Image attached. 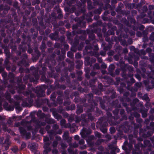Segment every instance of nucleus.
<instances>
[{"label":"nucleus","mask_w":154,"mask_h":154,"mask_svg":"<svg viewBox=\"0 0 154 154\" xmlns=\"http://www.w3.org/2000/svg\"><path fill=\"white\" fill-rule=\"evenodd\" d=\"M88 119L91 120H92L93 119V117L91 116V114H89L88 115Z\"/></svg>","instance_id":"39"},{"label":"nucleus","mask_w":154,"mask_h":154,"mask_svg":"<svg viewBox=\"0 0 154 154\" xmlns=\"http://www.w3.org/2000/svg\"><path fill=\"white\" fill-rule=\"evenodd\" d=\"M63 139L65 140H66L68 139H69L68 141V142L70 145V142L71 141V138H69L68 132H66L64 133L63 136Z\"/></svg>","instance_id":"6"},{"label":"nucleus","mask_w":154,"mask_h":154,"mask_svg":"<svg viewBox=\"0 0 154 154\" xmlns=\"http://www.w3.org/2000/svg\"><path fill=\"white\" fill-rule=\"evenodd\" d=\"M58 144L57 142V141H54L53 143V146L54 147H55Z\"/></svg>","instance_id":"35"},{"label":"nucleus","mask_w":154,"mask_h":154,"mask_svg":"<svg viewBox=\"0 0 154 154\" xmlns=\"http://www.w3.org/2000/svg\"><path fill=\"white\" fill-rule=\"evenodd\" d=\"M75 57L77 58H80L81 57V55L79 53H77L75 54Z\"/></svg>","instance_id":"31"},{"label":"nucleus","mask_w":154,"mask_h":154,"mask_svg":"<svg viewBox=\"0 0 154 154\" xmlns=\"http://www.w3.org/2000/svg\"><path fill=\"white\" fill-rule=\"evenodd\" d=\"M8 103H6L3 105L4 107L8 111H13L14 109V107L13 106H9L7 107Z\"/></svg>","instance_id":"9"},{"label":"nucleus","mask_w":154,"mask_h":154,"mask_svg":"<svg viewBox=\"0 0 154 154\" xmlns=\"http://www.w3.org/2000/svg\"><path fill=\"white\" fill-rule=\"evenodd\" d=\"M67 55L68 57L71 58H73V53L71 51H69L67 52Z\"/></svg>","instance_id":"16"},{"label":"nucleus","mask_w":154,"mask_h":154,"mask_svg":"<svg viewBox=\"0 0 154 154\" xmlns=\"http://www.w3.org/2000/svg\"><path fill=\"white\" fill-rule=\"evenodd\" d=\"M18 149V148L17 146H14L12 149V150L14 152H16Z\"/></svg>","instance_id":"22"},{"label":"nucleus","mask_w":154,"mask_h":154,"mask_svg":"<svg viewBox=\"0 0 154 154\" xmlns=\"http://www.w3.org/2000/svg\"><path fill=\"white\" fill-rule=\"evenodd\" d=\"M62 131L61 130H59L57 132H55L54 131H48V134L51 140L53 139L54 136L56 135V134H61Z\"/></svg>","instance_id":"4"},{"label":"nucleus","mask_w":154,"mask_h":154,"mask_svg":"<svg viewBox=\"0 0 154 154\" xmlns=\"http://www.w3.org/2000/svg\"><path fill=\"white\" fill-rule=\"evenodd\" d=\"M147 116V114L146 112L142 113V116L143 117H145Z\"/></svg>","instance_id":"49"},{"label":"nucleus","mask_w":154,"mask_h":154,"mask_svg":"<svg viewBox=\"0 0 154 154\" xmlns=\"http://www.w3.org/2000/svg\"><path fill=\"white\" fill-rule=\"evenodd\" d=\"M15 126L17 127H19V130L21 135L22 136H25L26 139H29L30 137V132L26 133L25 129L26 128V126H24L22 122L21 124L19 123H17L15 125ZM28 130L32 129V128L31 126H28L26 128Z\"/></svg>","instance_id":"1"},{"label":"nucleus","mask_w":154,"mask_h":154,"mask_svg":"<svg viewBox=\"0 0 154 154\" xmlns=\"http://www.w3.org/2000/svg\"><path fill=\"white\" fill-rule=\"evenodd\" d=\"M74 139L75 140H78L79 139V137L78 135H76L74 137Z\"/></svg>","instance_id":"51"},{"label":"nucleus","mask_w":154,"mask_h":154,"mask_svg":"<svg viewBox=\"0 0 154 154\" xmlns=\"http://www.w3.org/2000/svg\"><path fill=\"white\" fill-rule=\"evenodd\" d=\"M9 77L10 78H13L14 79V75L12 73H10L8 75Z\"/></svg>","instance_id":"30"},{"label":"nucleus","mask_w":154,"mask_h":154,"mask_svg":"<svg viewBox=\"0 0 154 154\" xmlns=\"http://www.w3.org/2000/svg\"><path fill=\"white\" fill-rule=\"evenodd\" d=\"M37 116L38 117H45V114L44 113L42 112V111L41 110H38L37 114Z\"/></svg>","instance_id":"10"},{"label":"nucleus","mask_w":154,"mask_h":154,"mask_svg":"<svg viewBox=\"0 0 154 154\" xmlns=\"http://www.w3.org/2000/svg\"><path fill=\"white\" fill-rule=\"evenodd\" d=\"M143 11L144 12H146L147 11V8L146 6H144L143 7Z\"/></svg>","instance_id":"58"},{"label":"nucleus","mask_w":154,"mask_h":154,"mask_svg":"<svg viewBox=\"0 0 154 154\" xmlns=\"http://www.w3.org/2000/svg\"><path fill=\"white\" fill-rule=\"evenodd\" d=\"M89 38H91L92 40H94L95 38V35L93 33L90 34L89 35Z\"/></svg>","instance_id":"28"},{"label":"nucleus","mask_w":154,"mask_h":154,"mask_svg":"<svg viewBox=\"0 0 154 154\" xmlns=\"http://www.w3.org/2000/svg\"><path fill=\"white\" fill-rule=\"evenodd\" d=\"M26 146V144L25 143L23 142L22 143L21 145V148L22 149H23L24 148H25Z\"/></svg>","instance_id":"43"},{"label":"nucleus","mask_w":154,"mask_h":154,"mask_svg":"<svg viewBox=\"0 0 154 154\" xmlns=\"http://www.w3.org/2000/svg\"><path fill=\"white\" fill-rule=\"evenodd\" d=\"M136 35L138 37H141L142 35V34L140 32H137L136 33Z\"/></svg>","instance_id":"40"},{"label":"nucleus","mask_w":154,"mask_h":154,"mask_svg":"<svg viewBox=\"0 0 154 154\" xmlns=\"http://www.w3.org/2000/svg\"><path fill=\"white\" fill-rule=\"evenodd\" d=\"M95 68L97 69H99L100 68V66L98 63H96L94 65Z\"/></svg>","instance_id":"45"},{"label":"nucleus","mask_w":154,"mask_h":154,"mask_svg":"<svg viewBox=\"0 0 154 154\" xmlns=\"http://www.w3.org/2000/svg\"><path fill=\"white\" fill-rule=\"evenodd\" d=\"M152 50L150 48H147L146 50V52H150Z\"/></svg>","instance_id":"50"},{"label":"nucleus","mask_w":154,"mask_h":154,"mask_svg":"<svg viewBox=\"0 0 154 154\" xmlns=\"http://www.w3.org/2000/svg\"><path fill=\"white\" fill-rule=\"evenodd\" d=\"M42 134H44L45 132V130L44 128H41L39 131Z\"/></svg>","instance_id":"29"},{"label":"nucleus","mask_w":154,"mask_h":154,"mask_svg":"<svg viewBox=\"0 0 154 154\" xmlns=\"http://www.w3.org/2000/svg\"><path fill=\"white\" fill-rule=\"evenodd\" d=\"M83 110L82 108H79V109H78L77 110V114L80 113H81L82 112Z\"/></svg>","instance_id":"32"},{"label":"nucleus","mask_w":154,"mask_h":154,"mask_svg":"<svg viewBox=\"0 0 154 154\" xmlns=\"http://www.w3.org/2000/svg\"><path fill=\"white\" fill-rule=\"evenodd\" d=\"M54 116L55 118L58 120H59L61 118V116L57 114H56V115H54Z\"/></svg>","instance_id":"25"},{"label":"nucleus","mask_w":154,"mask_h":154,"mask_svg":"<svg viewBox=\"0 0 154 154\" xmlns=\"http://www.w3.org/2000/svg\"><path fill=\"white\" fill-rule=\"evenodd\" d=\"M45 122L39 123V124L42 126H44L46 124V122L49 124H53L55 123V120L52 119L48 118L45 120Z\"/></svg>","instance_id":"5"},{"label":"nucleus","mask_w":154,"mask_h":154,"mask_svg":"<svg viewBox=\"0 0 154 154\" xmlns=\"http://www.w3.org/2000/svg\"><path fill=\"white\" fill-rule=\"evenodd\" d=\"M136 86L138 88H140L141 86V84L140 83L137 82L135 84Z\"/></svg>","instance_id":"33"},{"label":"nucleus","mask_w":154,"mask_h":154,"mask_svg":"<svg viewBox=\"0 0 154 154\" xmlns=\"http://www.w3.org/2000/svg\"><path fill=\"white\" fill-rule=\"evenodd\" d=\"M57 150L55 149H54L52 151L53 153L54 154H57Z\"/></svg>","instance_id":"53"},{"label":"nucleus","mask_w":154,"mask_h":154,"mask_svg":"<svg viewBox=\"0 0 154 154\" xmlns=\"http://www.w3.org/2000/svg\"><path fill=\"white\" fill-rule=\"evenodd\" d=\"M101 67L102 68L105 69L107 67V66L105 63H103L101 66Z\"/></svg>","instance_id":"46"},{"label":"nucleus","mask_w":154,"mask_h":154,"mask_svg":"<svg viewBox=\"0 0 154 154\" xmlns=\"http://www.w3.org/2000/svg\"><path fill=\"white\" fill-rule=\"evenodd\" d=\"M78 145L77 143H74L73 144V146L75 147H78Z\"/></svg>","instance_id":"63"},{"label":"nucleus","mask_w":154,"mask_h":154,"mask_svg":"<svg viewBox=\"0 0 154 154\" xmlns=\"http://www.w3.org/2000/svg\"><path fill=\"white\" fill-rule=\"evenodd\" d=\"M109 69L111 70H113L114 69V66L113 65H111L109 66Z\"/></svg>","instance_id":"37"},{"label":"nucleus","mask_w":154,"mask_h":154,"mask_svg":"<svg viewBox=\"0 0 154 154\" xmlns=\"http://www.w3.org/2000/svg\"><path fill=\"white\" fill-rule=\"evenodd\" d=\"M136 78L139 81H140L141 80V78L140 76L138 74L135 75Z\"/></svg>","instance_id":"41"},{"label":"nucleus","mask_w":154,"mask_h":154,"mask_svg":"<svg viewBox=\"0 0 154 154\" xmlns=\"http://www.w3.org/2000/svg\"><path fill=\"white\" fill-rule=\"evenodd\" d=\"M58 126L57 124H55L54 125L53 127V129L54 130L57 129L58 128Z\"/></svg>","instance_id":"34"},{"label":"nucleus","mask_w":154,"mask_h":154,"mask_svg":"<svg viewBox=\"0 0 154 154\" xmlns=\"http://www.w3.org/2000/svg\"><path fill=\"white\" fill-rule=\"evenodd\" d=\"M88 14H89V15H90V18L88 19V20L87 21H88V22H91V20H92V19H91V17H92V13L91 12H89Z\"/></svg>","instance_id":"20"},{"label":"nucleus","mask_w":154,"mask_h":154,"mask_svg":"<svg viewBox=\"0 0 154 154\" xmlns=\"http://www.w3.org/2000/svg\"><path fill=\"white\" fill-rule=\"evenodd\" d=\"M143 99L146 100H149V99L147 94H145L143 97Z\"/></svg>","instance_id":"24"},{"label":"nucleus","mask_w":154,"mask_h":154,"mask_svg":"<svg viewBox=\"0 0 154 154\" xmlns=\"http://www.w3.org/2000/svg\"><path fill=\"white\" fill-rule=\"evenodd\" d=\"M39 92H40L41 94H38V97H42L44 96L45 95V91H39Z\"/></svg>","instance_id":"18"},{"label":"nucleus","mask_w":154,"mask_h":154,"mask_svg":"<svg viewBox=\"0 0 154 154\" xmlns=\"http://www.w3.org/2000/svg\"><path fill=\"white\" fill-rule=\"evenodd\" d=\"M14 98L18 101L17 105H19L20 103V100H22L23 103L22 106L23 107H30L33 102V100L32 99H30L29 100L27 98L23 99L22 97L20 96L16 95L14 96Z\"/></svg>","instance_id":"2"},{"label":"nucleus","mask_w":154,"mask_h":154,"mask_svg":"<svg viewBox=\"0 0 154 154\" xmlns=\"http://www.w3.org/2000/svg\"><path fill=\"white\" fill-rule=\"evenodd\" d=\"M5 52L6 54V56L7 57H8V58H10V52L8 50L5 49Z\"/></svg>","instance_id":"17"},{"label":"nucleus","mask_w":154,"mask_h":154,"mask_svg":"<svg viewBox=\"0 0 154 154\" xmlns=\"http://www.w3.org/2000/svg\"><path fill=\"white\" fill-rule=\"evenodd\" d=\"M66 121L65 120L63 119L60 121V125L63 127L67 128L69 127L70 126V124L69 125H66Z\"/></svg>","instance_id":"8"},{"label":"nucleus","mask_w":154,"mask_h":154,"mask_svg":"<svg viewBox=\"0 0 154 154\" xmlns=\"http://www.w3.org/2000/svg\"><path fill=\"white\" fill-rule=\"evenodd\" d=\"M3 130L5 131H7L8 133H10V132L11 131L10 130H9L8 129H7L6 128H5L4 127H3Z\"/></svg>","instance_id":"54"},{"label":"nucleus","mask_w":154,"mask_h":154,"mask_svg":"<svg viewBox=\"0 0 154 154\" xmlns=\"http://www.w3.org/2000/svg\"><path fill=\"white\" fill-rule=\"evenodd\" d=\"M17 117V116H13L12 118H9L8 122V123L9 124H10L12 123V120H14V119H16Z\"/></svg>","instance_id":"14"},{"label":"nucleus","mask_w":154,"mask_h":154,"mask_svg":"<svg viewBox=\"0 0 154 154\" xmlns=\"http://www.w3.org/2000/svg\"><path fill=\"white\" fill-rule=\"evenodd\" d=\"M103 141V140H98L96 144L97 145H99L100 144V143Z\"/></svg>","instance_id":"36"},{"label":"nucleus","mask_w":154,"mask_h":154,"mask_svg":"<svg viewBox=\"0 0 154 154\" xmlns=\"http://www.w3.org/2000/svg\"><path fill=\"white\" fill-rule=\"evenodd\" d=\"M150 39L152 41L154 40V32H152L150 36Z\"/></svg>","instance_id":"23"},{"label":"nucleus","mask_w":154,"mask_h":154,"mask_svg":"<svg viewBox=\"0 0 154 154\" xmlns=\"http://www.w3.org/2000/svg\"><path fill=\"white\" fill-rule=\"evenodd\" d=\"M149 10L153 9H154V5H150L149 7Z\"/></svg>","instance_id":"52"},{"label":"nucleus","mask_w":154,"mask_h":154,"mask_svg":"<svg viewBox=\"0 0 154 154\" xmlns=\"http://www.w3.org/2000/svg\"><path fill=\"white\" fill-rule=\"evenodd\" d=\"M85 143L84 140H79V143L80 144H83Z\"/></svg>","instance_id":"48"},{"label":"nucleus","mask_w":154,"mask_h":154,"mask_svg":"<svg viewBox=\"0 0 154 154\" xmlns=\"http://www.w3.org/2000/svg\"><path fill=\"white\" fill-rule=\"evenodd\" d=\"M9 58H8L7 57L6 59H5V65H7L8 63H9Z\"/></svg>","instance_id":"26"},{"label":"nucleus","mask_w":154,"mask_h":154,"mask_svg":"<svg viewBox=\"0 0 154 154\" xmlns=\"http://www.w3.org/2000/svg\"><path fill=\"white\" fill-rule=\"evenodd\" d=\"M56 139L57 140H61V138L60 137L56 136Z\"/></svg>","instance_id":"61"},{"label":"nucleus","mask_w":154,"mask_h":154,"mask_svg":"<svg viewBox=\"0 0 154 154\" xmlns=\"http://www.w3.org/2000/svg\"><path fill=\"white\" fill-rule=\"evenodd\" d=\"M56 96L55 93H52L51 96V98H53V99H55L56 98Z\"/></svg>","instance_id":"38"},{"label":"nucleus","mask_w":154,"mask_h":154,"mask_svg":"<svg viewBox=\"0 0 154 154\" xmlns=\"http://www.w3.org/2000/svg\"><path fill=\"white\" fill-rule=\"evenodd\" d=\"M151 113H154V108H152L151 109L150 111Z\"/></svg>","instance_id":"64"},{"label":"nucleus","mask_w":154,"mask_h":154,"mask_svg":"<svg viewBox=\"0 0 154 154\" xmlns=\"http://www.w3.org/2000/svg\"><path fill=\"white\" fill-rule=\"evenodd\" d=\"M51 127L50 125H48L46 126V129L48 131H48H48L50 129Z\"/></svg>","instance_id":"44"},{"label":"nucleus","mask_w":154,"mask_h":154,"mask_svg":"<svg viewBox=\"0 0 154 154\" xmlns=\"http://www.w3.org/2000/svg\"><path fill=\"white\" fill-rule=\"evenodd\" d=\"M18 65L20 66H22V65H24V63H23V60H22L21 63H18Z\"/></svg>","instance_id":"60"},{"label":"nucleus","mask_w":154,"mask_h":154,"mask_svg":"<svg viewBox=\"0 0 154 154\" xmlns=\"http://www.w3.org/2000/svg\"><path fill=\"white\" fill-rule=\"evenodd\" d=\"M101 131L103 133H105L107 131V129L106 128H100Z\"/></svg>","instance_id":"27"},{"label":"nucleus","mask_w":154,"mask_h":154,"mask_svg":"<svg viewBox=\"0 0 154 154\" xmlns=\"http://www.w3.org/2000/svg\"><path fill=\"white\" fill-rule=\"evenodd\" d=\"M91 132V130L90 128L87 129L86 128H84L80 132V134L82 138H85L88 137Z\"/></svg>","instance_id":"3"},{"label":"nucleus","mask_w":154,"mask_h":154,"mask_svg":"<svg viewBox=\"0 0 154 154\" xmlns=\"http://www.w3.org/2000/svg\"><path fill=\"white\" fill-rule=\"evenodd\" d=\"M97 60L98 62L100 63H101L102 62V59L101 58H98Z\"/></svg>","instance_id":"57"},{"label":"nucleus","mask_w":154,"mask_h":154,"mask_svg":"<svg viewBox=\"0 0 154 154\" xmlns=\"http://www.w3.org/2000/svg\"><path fill=\"white\" fill-rule=\"evenodd\" d=\"M90 54L92 56H94L96 57H98L99 56V54L98 53V52L96 50L94 51V52L91 53V52Z\"/></svg>","instance_id":"15"},{"label":"nucleus","mask_w":154,"mask_h":154,"mask_svg":"<svg viewBox=\"0 0 154 154\" xmlns=\"http://www.w3.org/2000/svg\"><path fill=\"white\" fill-rule=\"evenodd\" d=\"M143 83L146 86L148 84V82L146 80H145L143 81Z\"/></svg>","instance_id":"59"},{"label":"nucleus","mask_w":154,"mask_h":154,"mask_svg":"<svg viewBox=\"0 0 154 154\" xmlns=\"http://www.w3.org/2000/svg\"><path fill=\"white\" fill-rule=\"evenodd\" d=\"M146 106L149 108L151 107V104L149 103H147L146 104Z\"/></svg>","instance_id":"47"},{"label":"nucleus","mask_w":154,"mask_h":154,"mask_svg":"<svg viewBox=\"0 0 154 154\" xmlns=\"http://www.w3.org/2000/svg\"><path fill=\"white\" fill-rule=\"evenodd\" d=\"M2 101L0 100V112L1 111L2 109Z\"/></svg>","instance_id":"55"},{"label":"nucleus","mask_w":154,"mask_h":154,"mask_svg":"<svg viewBox=\"0 0 154 154\" xmlns=\"http://www.w3.org/2000/svg\"><path fill=\"white\" fill-rule=\"evenodd\" d=\"M5 143L7 145V146H6L5 148L6 149H8L9 147L8 146L10 145V142L9 141V140L8 139H6L5 141Z\"/></svg>","instance_id":"13"},{"label":"nucleus","mask_w":154,"mask_h":154,"mask_svg":"<svg viewBox=\"0 0 154 154\" xmlns=\"http://www.w3.org/2000/svg\"><path fill=\"white\" fill-rule=\"evenodd\" d=\"M16 109L17 110H18L19 111H20L21 110V108L20 107L18 106L16 107Z\"/></svg>","instance_id":"56"},{"label":"nucleus","mask_w":154,"mask_h":154,"mask_svg":"<svg viewBox=\"0 0 154 154\" xmlns=\"http://www.w3.org/2000/svg\"><path fill=\"white\" fill-rule=\"evenodd\" d=\"M6 99L10 103L11 102V97L9 94L7 93L6 94Z\"/></svg>","instance_id":"11"},{"label":"nucleus","mask_w":154,"mask_h":154,"mask_svg":"<svg viewBox=\"0 0 154 154\" xmlns=\"http://www.w3.org/2000/svg\"><path fill=\"white\" fill-rule=\"evenodd\" d=\"M25 88V86L24 85H21L20 86H19V88L21 90H22L24 89Z\"/></svg>","instance_id":"42"},{"label":"nucleus","mask_w":154,"mask_h":154,"mask_svg":"<svg viewBox=\"0 0 154 154\" xmlns=\"http://www.w3.org/2000/svg\"><path fill=\"white\" fill-rule=\"evenodd\" d=\"M132 145L131 144H130L129 146V150H131L132 148Z\"/></svg>","instance_id":"62"},{"label":"nucleus","mask_w":154,"mask_h":154,"mask_svg":"<svg viewBox=\"0 0 154 154\" xmlns=\"http://www.w3.org/2000/svg\"><path fill=\"white\" fill-rule=\"evenodd\" d=\"M95 136L98 137L99 138H100L101 137V134L97 132H95Z\"/></svg>","instance_id":"19"},{"label":"nucleus","mask_w":154,"mask_h":154,"mask_svg":"<svg viewBox=\"0 0 154 154\" xmlns=\"http://www.w3.org/2000/svg\"><path fill=\"white\" fill-rule=\"evenodd\" d=\"M110 131L111 134L114 133L115 131V129L114 128L111 127L110 128Z\"/></svg>","instance_id":"21"},{"label":"nucleus","mask_w":154,"mask_h":154,"mask_svg":"<svg viewBox=\"0 0 154 154\" xmlns=\"http://www.w3.org/2000/svg\"><path fill=\"white\" fill-rule=\"evenodd\" d=\"M44 141L45 142V144L46 143L47 144H47H49V145H50L49 143L48 142V141L49 140V138L47 136H44Z\"/></svg>","instance_id":"12"},{"label":"nucleus","mask_w":154,"mask_h":154,"mask_svg":"<svg viewBox=\"0 0 154 154\" xmlns=\"http://www.w3.org/2000/svg\"><path fill=\"white\" fill-rule=\"evenodd\" d=\"M46 145L47 144L45 143V145H44V147L45 150L43 153V154H48V152L51 151V149L49 148V144H47V146Z\"/></svg>","instance_id":"7"}]
</instances>
